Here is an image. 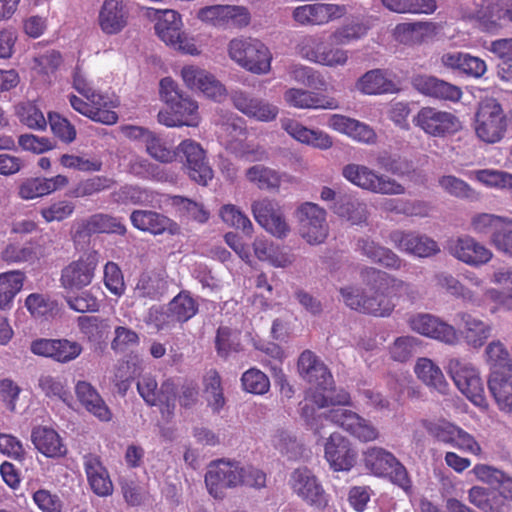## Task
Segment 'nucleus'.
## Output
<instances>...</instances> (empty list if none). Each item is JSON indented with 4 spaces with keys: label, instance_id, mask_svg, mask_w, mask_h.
<instances>
[{
    "label": "nucleus",
    "instance_id": "obj_34",
    "mask_svg": "<svg viewBox=\"0 0 512 512\" xmlns=\"http://www.w3.org/2000/svg\"><path fill=\"white\" fill-rule=\"evenodd\" d=\"M219 138L235 154L248 152V143L246 139V127L243 119L230 115L221 124L219 128Z\"/></svg>",
    "mask_w": 512,
    "mask_h": 512
},
{
    "label": "nucleus",
    "instance_id": "obj_49",
    "mask_svg": "<svg viewBox=\"0 0 512 512\" xmlns=\"http://www.w3.org/2000/svg\"><path fill=\"white\" fill-rule=\"evenodd\" d=\"M86 100L89 101V108L92 109L97 116L106 117L104 114H109V121L106 120H94L95 122H99L105 125H113L118 120V115L114 111L116 107L119 105V100L114 95H109L107 93H101L99 91L93 92L89 95Z\"/></svg>",
    "mask_w": 512,
    "mask_h": 512
},
{
    "label": "nucleus",
    "instance_id": "obj_12",
    "mask_svg": "<svg viewBox=\"0 0 512 512\" xmlns=\"http://www.w3.org/2000/svg\"><path fill=\"white\" fill-rule=\"evenodd\" d=\"M241 464L235 461L218 460L209 465L205 474V484L208 493L221 500L227 489L241 486Z\"/></svg>",
    "mask_w": 512,
    "mask_h": 512
},
{
    "label": "nucleus",
    "instance_id": "obj_44",
    "mask_svg": "<svg viewBox=\"0 0 512 512\" xmlns=\"http://www.w3.org/2000/svg\"><path fill=\"white\" fill-rule=\"evenodd\" d=\"M358 251L371 261L391 269H400L403 261L390 249L380 246L372 240L360 239L357 243Z\"/></svg>",
    "mask_w": 512,
    "mask_h": 512
},
{
    "label": "nucleus",
    "instance_id": "obj_23",
    "mask_svg": "<svg viewBox=\"0 0 512 512\" xmlns=\"http://www.w3.org/2000/svg\"><path fill=\"white\" fill-rule=\"evenodd\" d=\"M324 456L332 470L348 472L356 463L357 453L346 437L339 432H334L326 439Z\"/></svg>",
    "mask_w": 512,
    "mask_h": 512
},
{
    "label": "nucleus",
    "instance_id": "obj_16",
    "mask_svg": "<svg viewBox=\"0 0 512 512\" xmlns=\"http://www.w3.org/2000/svg\"><path fill=\"white\" fill-rule=\"evenodd\" d=\"M177 156L183 162L188 176L200 185H207L213 178V170L206 160L205 151L192 139L183 140L177 146Z\"/></svg>",
    "mask_w": 512,
    "mask_h": 512
},
{
    "label": "nucleus",
    "instance_id": "obj_56",
    "mask_svg": "<svg viewBox=\"0 0 512 512\" xmlns=\"http://www.w3.org/2000/svg\"><path fill=\"white\" fill-rule=\"evenodd\" d=\"M439 187L452 197L464 200H478L479 194L464 180L454 175H443L438 179Z\"/></svg>",
    "mask_w": 512,
    "mask_h": 512
},
{
    "label": "nucleus",
    "instance_id": "obj_24",
    "mask_svg": "<svg viewBox=\"0 0 512 512\" xmlns=\"http://www.w3.org/2000/svg\"><path fill=\"white\" fill-rule=\"evenodd\" d=\"M390 243L401 252L419 258H427L440 252L435 240L417 232L394 231L389 235Z\"/></svg>",
    "mask_w": 512,
    "mask_h": 512
},
{
    "label": "nucleus",
    "instance_id": "obj_38",
    "mask_svg": "<svg viewBox=\"0 0 512 512\" xmlns=\"http://www.w3.org/2000/svg\"><path fill=\"white\" fill-rule=\"evenodd\" d=\"M355 88L364 95H381L396 91L390 73L382 69H372L364 73L356 81Z\"/></svg>",
    "mask_w": 512,
    "mask_h": 512
},
{
    "label": "nucleus",
    "instance_id": "obj_47",
    "mask_svg": "<svg viewBox=\"0 0 512 512\" xmlns=\"http://www.w3.org/2000/svg\"><path fill=\"white\" fill-rule=\"evenodd\" d=\"M396 460L391 452L380 447H370L364 452L365 467L376 476H386Z\"/></svg>",
    "mask_w": 512,
    "mask_h": 512
},
{
    "label": "nucleus",
    "instance_id": "obj_10",
    "mask_svg": "<svg viewBox=\"0 0 512 512\" xmlns=\"http://www.w3.org/2000/svg\"><path fill=\"white\" fill-rule=\"evenodd\" d=\"M413 123L425 134L444 138L461 130L459 118L452 112L436 107H422L413 118Z\"/></svg>",
    "mask_w": 512,
    "mask_h": 512
},
{
    "label": "nucleus",
    "instance_id": "obj_1",
    "mask_svg": "<svg viewBox=\"0 0 512 512\" xmlns=\"http://www.w3.org/2000/svg\"><path fill=\"white\" fill-rule=\"evenodd\" d=\"M300 376L309 384L306 399L318 408L333 406L327 412L314 415V410L307 405L302 408V416L316 435H322L327 422L333 423L361 442L378 439V429L356 412L342 408L351 406L350 394L335 388L333 376L326 365L309 350L304 351L298 360Z\"/></svg>",
    "mask_w": 512,
    "mask_h": 512
},
{
    "label": "nucleus",
    "instance_id": "obj_62",
    "mask_svg": "<svg viewBox=\"0 0 512 512\" xmlns=\"http://www.w3.org/2000/svg\"><path fill=\"white\" fill-rule=\"evenodd\" d=\"M25 306L33 317H48L58 310L56 301L42 293H32L27 296Z\"/></svg>",
    "mask_w": 512,
    "mask_h": 512
},
{
    "label": "nucleus",
    "instance_id": "obj_59",
    "mask_svg": "<svg viewBox=\"0 0 512 512\" xmlns=\"http://www.w3.org/2000/svg\"><path fill=\"white\" fill-rule=\"evenodd\" d=\"M78 326L81 332L91 341H101L107 338L111 329L108 319H103L97 316L79 317Z\"/></svg>",
    "mask_w": 512,
    "mask_h": 512
},
{
    "label": "nucleus",
    "instance_id": "obj_8",
    "mask_svg": "<svg viewBox=\"0 0 512 512\" xmlns=\"http://www.w3.org/2000/svg\"><path fill=\"white\" fill-rule=\"evenodd\" d=\"M447 370L458 390L475 406L487 409L484 384L476 367L461 358H451Z\"/></svg>",
    "mask_w": 512,
    "mask_h": 512
},
{
    "label": "nucleus",
    "instance_id": "obj_15",
    "mask_svg": "<svg viewBox=\"0 0 512 512\" xmlns=\"http://www.w3.org/2000/svg\"><path fill=\"white\" fill-rule=\"evenodd\" d=\"M196 17L202 23L216 28H243L251 20L249 10L238 5H210L200 8Z\"/></svg>",
    "mask_w": 512,
    "mask_h": 512
},
{
    "label": "nucleus",
    "instance_id": "obj_22",
    "mask_svg": "<svg viewBox=\"0 0 512 512\" xmlns=\"http://www.w3.org/2000/svg\"><path fill=\"white\" fill-rule=\"evenodd\" d=\"M448 251L458 261L472 267H481L493 258V252L470 235L451 240Z\"/></svg>",
    "mask_w": 512,
    "mask_h": 512
},
{
    "label": "nucleus",
    "instance_id": "obj_57",
    "mask_svg": "<svg viewBox=\"0 0 512 512\" xmlns=\"http://www.w3.org/2000/svg\"><path fill=\"white\" fill-rule=\"evenodd\" d=\"M203 383L208 405L214 412H219L225 404L220 375L216 370L211 369L206 372Z\"/></svg>",
    "mask_w": 512,
    "mask_h": 512
},
{
    "label": "nucleus",
    "instance_id": "obj_9",
    "mask_svg": "<svg viewBox=\"0 0 512 512\" xmlns=\"http://www.w3.org/2000/svg\"><path fill=\"white\" fill-rule=\"evenodd\" d=\"M288 484L292 492L307 505L318 510L328 507L330 496L326 493L318 477L307 467L292 471Z\"/></svg>",
    "mask_w": 512,
    "mask_h": 512
},
{
    "label": "nucleus",
    "instance_id": "obj_19",
    "mask_svg": "<svg viewBox=\"0 0 512 512\" xmlns=\"http://www.w3.org/2000/svg\"><path fill=\"white\" fill-rule=\"evenodd\" d=\"M346 14V5L313 3L296 7L293 10V19L303 26H323L341 19Z\"/></svg>",
    "mask_w": 512,
    "mask_h": 512
},
{
    "label": "nucleus",
    "instance_id": "obj_55",
    "mask_svg": "<svg viewBox=\"0 0 512 512\" xmlns=\"http://www.w3.org/2000/svg\"><path fill=\"white\" fill-rule=\"evenodd\" d=\"M176 324L184 323L198 312V303L187 292H180L168 304Z\"/></svg>",
    "mask_w": 512,
    "mask_h": 512
},
{
    "label": "nucleus",
    "instance_id": "obj_39",
    "mask_svg": "<svg viewBox=\"0 0 512 512\" xmlns=\"http://www.w3.org/2000/svg\"><path fill=\"white\" fill-rule=\"evenodd\" d=\"M435 285L445 290L448 294L460 298L464 303L470 304L475 307H482L485 305L484 294L480 296L477 292L465 287L453 275L440 272L434 276Z\"/></svg>",
    "mask_w": 512,
    "mask_h": 512
},
{
    "label": "nucleus",
    "instance_id": "obj_32",
    "mask_svg": "<svg viewBox=\"0 0 512 512\" xmlns=\"http://www.w3.org/2000/svg\"><path fill=\"white\" fill-rule=\"evenodd\" d=\"M413 87L421 94L441 100L458 101L462 92L459 87L434 76L418 75L412 80Z\"/></svg>",
    "mask_w": 512,
    "mask_h": 512
},
{
    "label": "nucleus",
    "instance_id": "obj_21",
    "mask_svg": "<svg viewBox=\"0 0 512 512\" xmlns=\"http://www.w3.org/2000/svg\"><path fill=\"white\" fill-rule=\"evenodd\" d=\"M180 76L189 89L200 91L208 98L220 102L226 97L224 85L213 74L197 65L183 66Z\"/></svg>",
    "mask_w": 512,
    "mask_h": 512
},
{
    "label": "nucleus",
    "instance_id": "obj_64",
    "mask_svg": "<svg viewBox=\"0 0 512 512\" xmlns=\"http://www.w3.org/2000/svg\"><path fill=\"white\" fill-rule=\"evenodd\" d=\"M114 184L111 178L105 176H94L78 183L71 191V195L76 198H82L100 193L110 189Z\"/></svg>",
    "mask_w": 512,
    "mask_h": 512
},
{
    "label": "nucleus",
    "instance_id": "obj_48",
    "mask_svg": "<svg viewBox=\"0 0 512 512\" xmlns=\"http://www.w3.org/2000/svg\"><path fill=\"white\" fill-rule=\"evenodd\" d=\"M80 230L87 234L92 233H117L124 234L125 226L118 218L107 214H94L86 220H82L79 224Z\"/></svg>",
    "mask_w": 512,
    "mask_h": 512
},
{
    "label": "nucleus",
    "instance_id": "obj_61",
    "mask_svg": "<svg viewBox=\"0 0 512 512\" xmlns=\"http://www.w3.org/2000/svg\"><path fill=\"white\" fill-rule=\"evenodd\" d=\"M486 361L490 365L492 372L501 369L512 371V360L505 346L500 341L491 342L485 350Z\"/></svg>",
    "mask_w": 512,
    "mask_h": 512
},
{
    "label": "nucleus",
    "instance_id": "obj_51",
    "mask_svg": "<svg viewBox=\"0 0 512 512\" xmlns=\"http://www.w3.org/2000/svg\"><path fill=\"white\" fill-rule=\"evenodd\" d=\"M469 177L488 188L509 191L512 196V173L497 169H479L471 171Z\"/></svg>",
    "mask_w": 512,
    "mask_h": 512
},
{
    "label": "nucleus",
    "instance_id": "obj_45",
    "mask_svg": "<svg viewBox=\"0 0 512 512\" xmlns=\"http://www.w3.org/2000/svg\"><path fill=\"white\" fill-rule=\"evenodd\" d=\"M246 179L255 184L261 190H272L279 188L282 181L291 182L292 176L280 174L276 170L264 165H254L246 170Z\"/></svg>",
    "mask_w": 512,
    "mask_h": 512
},
{
    "label": "nucleus",
    "instance_id": "obj_18",
    "mask_svg": "<svg viewBox=\"0 0 512 512\" xmlns=\"http://www.w3.org/2000/svg\"><path fill=\"white\" fill-rule=\"evenodd\" d=\"M98 263L99 256L95 251H91L71 262L62 270L60 278L62 287L74 291L88 286L94 278Z\"/></svg>",
    "mask_w": 512,
    "mask_h": 512
},
{
    "label": "nucleus",
    "instance_id": "obj_63",
    "mask_svg": "<svg viewBox=\"0 0 512 512\" xmlns=\"http://www.w3.org/2000/svg\"><path fill=\"white\" fill-rule=\"evenodd\" d=\"M145 324L155 331L170 330L175 327L176 322L172 317L169 306H152L144 317Z\"/></svg>",
    "mask_w": 512,
    "mask_h": 512
},
{
    "label": "nucleus",
    "instance_id": "obj_30",
    "mask_svg": "<svg viewBox=\"0 0 512 512\" xmlns=\"http://www.w3.org/2000/svg\"><path fill=\"white\" fill-rule=\"evenodd\" d=\"M75 394L81 406L98 420L108 422L112 419L111 410L91 383L78 381L75 384Z\"/></svg>",
    "mask_w": 512,
    "mask_h": 512
},
{
    "label": "nucleus",
    "instance_id": "obj_28",
    "mask_svg": "<svg viewBox=\"0 0 512 512\" xmlns=\"http://www.w3.org/2000/svg\"><path fill=\"white\" fill-rule=\"evenodd\" d=\"M232 101L240 112L261 122L273 121L279 113L277 106L263 99L251 97L242 91H235Z\"/></svg>",
    "mask_w": 512,
    "mask_h": 512
},
{
    "label": "nucleus",
    "instance_id": "obj_25",
    "mask_svg": "<svg viewBox=\"0 0 512 512\" xmlns=\"http://www.w3.org/2000/svg\"><path fill=\"white\" fill-rule=\"evenodd\" d=\"M327 126L359 143L372 145L377 141L374 129L368 124L342 114L329 115Z\"/></svg>",
    "mask_w": 512,
    "mask_h": 512
},
{
    "label": "nucleus",
    "instance_id": "obj_7",
    "mask_svg": "<svg viewBox=\"0 0 512 512\" xmlns=\"http://www.w3.org/2000/svg\"><path fill=\"white\" fill-rule=\"evenodd\" d=\"M341 174L352 185L371 193L400 195L405 192V187L395 179L364 164L348 163L343 166Z\"/></svg>",
    "mask_w": 512,
    "mask_h": 512
},
{
    "label": "nucleus",
    "instance_id": "obj_43",
    "mask_svg": "<svg viewBox=\"0 0 512 512\" xmlns=\"http://www.w3.org/2000/svg\"><path fill=\"white\" fill-rule=\"evenodd\" d=\"M371 18L352 19L338 26L330 35L337 45H349L363 39L372 28Z\"/></svg>",
    "mask_w": 512,
    "mask_h": 512
},
{
    "label": "nucleus",
    "instance_id": "obj_14",
    "mask_svg": "<svg viewBox=\"0 0 512 512\" xmlns=\"http://www.w3.org/2000/svg\"><path fill=\"white\" fill-rule=\"evenodd\" d=\"M299 234L309 245L322 244L329 233L326 211L311 202L301 204L297 209Z\"/></svg>",
    "mask_w": 512,
    "mask_h": 512
},
{
    "label": "nucleus",
    "instance_id": "obj_5",
    "mask_svg": "<svg viewBox=\"0 0 512 512\" xmlns=\"http://www.w3.org/2000/svg\"><path fill=\"white\" fill-rule=\"evenodd\" d=\"M228 55L236 64L251 73L263 75L271 70V52L258 39H232L228 44Z\"/></svg>",
    "mask_w": 512,
    "mask_h": 512
},
{
    "label": "nucleus",
    "instance_id": "obj_60",
    "mask_svg": "<svg viewBox=\"0 0 512 512\" xmlns=\"http://www.w3.org/2000/svg\"><path fill=\"white\" fill-rule=\"evenodd\" d=\"M220 217L228 226L241 229L247 236L253 233V224L248 216L237 206L226 204L220 209Z\"/></svg>",
    "mask_w": 512,
    "mask_h": 512
},
{
    "label": "nucleus",
    "instance_id": "obj_11",
    "mask_svg": "<svg viewBox=\"0 0 512 512\" xmlns=\"http://www.w3.org/2000/svg\"><path fill=\"white\" fill-rule=\"evenodd\" d=\"M51 243L47 234L24 243L9 240L0 251V259L7 264H34L51 253Z\"/></svg>",
    "mask_w": 512,
    "mask_h": 512
},
{
    "label": "nucleus",
    "instance_id": "obj_17",
    "mask_svg": "<svg viewBox=\"0 0 512 512\" xmlns=\"http://www.w3.org/2000/svg\"><path fill=\"white\" fill-rule=\"evenodd\" d=\"M251 211L256 222L271 235L285 238L289 234L290 227L281 206L275 200L269 198L256 200L251 205Z\"/></svg>",
    "mask_w": 512,
    "mask_h": 512
},
{
    "label": "nucleus",
    "instance_id": "obj_54",
    "mask_svg": "<svg viewBox=\"0 0 512 512\" xmlns=\"http://www.w3.org/2000/svg\"><path fill=\"white\" fill-rule=\"evenodd\" d=\"M334 212L352 224L366 221L368 211L365 203L349 197L341 198L333 207Z\"/></svg>",
    "mask_w": 512,
    "mask_h": 512
},
{
    "label": "nucleus",
    "instance_id": "obj_50",
    "mask_svg": "<svg viewBox=\"0 0 512 512\" xmlns=\"http://www.w3.org/2000/svg\"><path fill=\"white\" fill-rule=\"evenodd\" d=\"M414 371L417 377L427 386L434 388L440 393H445L447 382L441 369L428 358H419Z\"/></svg>",
    "mask_w": 512,
    "mask_h": 512
},
{
    "label": "nucleus",
    "instance_id": "obj_35",
    "mask_svg": "<svg viewBox=\"0 0 512 512\" xmlns=\"http://www.w3.org/2000/svg\"><path fill=\"white\" fill-rule=\"evenodd\" d=\"M438 26L431 21L404 22L397 24L393 37L405 45L419 44L437 33Z\"/></svg>",
    "mask_w": 512,
    "mask_h": 512
},
{
    "label": "nucleus",
    "instance_id": "obj_4",
    "mask_svg": "<svg viewBox=\"0 0 512 512\" xmlns=\"http://www.w3.org/2000/svg\"><path fill=\"white\" fill-rule=\"evenodd\" d=\"M145 15L155 22V33L167 46L191 56H198L201 53L194 37L182 30V17L177 11L147 8Z\"/></svg>",
    "mask_w": 512,
    "mask_h": 512
},
{
    "label": "nucleus",
    "instance_id": "obj_20",
    "mask_svg": "<svg viewBox=\"0 0 512 512\" xmlns=\"http://www.w3.org/2000/svg\"><path fill=\"white\" fill-rule=\"evenodd\" d=\"M408 325L414 332L445 344L454 345L458 342L455 327L437 316L426 313L411 315Z\"/></svg>",
    "mask_w": 512,
    "mask_h": 512
},
{
    "label": "nucleus",
    "instance_id": "obj_27",
    "mask_svg": "<svg viewBox=\"0 0 512 512\" xmlns=\"http://www.w3.org/2000/svg\"><path fill=\"white\" fill-rule=\"evenodd\" d=\"M283 98L288 106L297 109L335 110L339 108V103L335 98L302 88L287 89Z\"/></svg>",
    "mask_w": 512,
    "mask_h": 512
},
{
    "label": "nucleus",
    "instance_id": "obj_52",
    "mask_svg": "<svg viewBox=\"0 0 512 512\" xmlns=\"http://www.w3.org/2000/svg\"><path fill=\"white\" fill-rule=\"evenodd\" d=\"M25 280V274L19 270L0 274V308L7 309L20 292Z\"/></svg>",
    "mask_w": 512,
    "mask_h": 512
},
{
    "label": "nucleus",
    "instance_id": "obj_26",
    "mask_svg": "<svg viewBox=\"0 0 512 512\" xmlns=\"http://www.w3.org/2000/svg\"><path fill=\"white\" fill-rule=\"evenodd\" d=\"M129 21V9L123 0H105L98 13V25L106 35H116Z\"/></svg>",
    "mask_w": 512,
    "mask_h": 512
},
{
    "label": "nucleus",
    "instance_id": "obj_42",
    "mask_svg": "<svg viewBox=\"0 0 512 512\" xmlns=\"http://www.w3.org/2000/svg\"><path fill=\"white\" fill-rule=\"evenodd\" d=\"M168 280L162 272H146L139 277L134 293L139 298L160 300L168 291Z\"/></svg>",
    "mask_w": 512,
    "mask_h": 512
},
{
    "label": "nucleus",
    "instance_id": "obj_3",
    "mask_svg": "<svg viewBox=\"0 0 512 512\" xmlns=\"http://www.w3.org/2000/svg\"><path fill=\"white\" fill-rule=\"evenodd\" d=\"M161 99L168 108L158 113V122L166 127H196L200 122L198 103L181 93L175 81L169 77L160 81Z\"/></svg>",
    "mask_w": 512,
    "mask_h": 512
},
{
    "label": "nucleus",
    "instance_id": "obj_53",
    "mask_svg": "<svg viewBox=\"0 0 512 512\" xmlns=\"http://www.w3.org/2000/svg\"><path fill=\"white\" fill-rule=\"evenodd\" d=\"M38 387L46 397L52 400H60L70 406L72 396L65 378L52 375H42L38 380Z\"/></svg>",
    "mask_w": 512,
    "mask_h": 512
},
{
    "label": "nucleus",
    "instance_id": "obj_58",
    "mask_svg": "<svg viewBox=\"0 0 512 512\" xmlns=\"http://www.w3.org/2000/svg\"><path fill=\"white\" fill-rule=\"evenodd\" d=\"M325 45L326 43L322 36L308 34L298 41L296 51L302 59L319 65Z\"/></svg>",
    "mask_w": 512,
    "mask_h": 512
},
{
    "label": "nucleus",
    "instance_id": "obj_2",
    "mask_svg": "<svg viewBox=\"0 0 512 512\" xmlns=\"http://www.w3.org/2000/svg\"><path fill=\"white\" fill-rule=\"evenodd\" d=\"M368 273L375 285L364 291L355 286H346L340 289L342 300L352 310L379 317L389 316L395 308L391 296L408 292L410 285L403 280L370 268Z\"/></svg>",
    "mask_w": 512,
    "mask_h": 512
},
{
    "label": "nucleus",
    "instance_id": "obj_40",
    "mask_svg": "<svg viewBox=\"0 0 512 512\" xmlns=\"http://www.w3.org/2000/svg\"><path fill=\"white\" fill-rule=\"evenodd\" d=\"M441 63L454 70H459L468 76L480 78L487 70L484 60L463 52H447L441 57Z\"/></svg>",
    "mask_w": 512,
    "mask_h": 512
},
{
    "label": "nucleus",
    "instance_id": "obj_33",
    "mask_svg": "<svg viewBox=\"0 0 512 512\" xmlns=\"http://www.w3.org/2000/svg\"><path fill=\"white\" fill-rule=\"evenodd\" d=\"M130 220L136 229L153 235H160L166 231L175 234L178 231L174 221L155 211L135 210L131 213Z\"/></svg>",
    "mask_w": 512,
    "mask_h": 512
},
{
    "label": "nucleus",
    "instance_id": "obj_31",
    "mask_svg": "<svg viewBox=\"0 0 512 512\" xmlns=\"http://www.w3.org/2000/svg\"><path fill=\"white\" fill-rule=\"evenodd\" d=\"M281 126L292 138L303 144L320 150H328L333 146L332 137L322 130L309 129L292 119H283Z\"/></svg>",
    "mask_w": 512,
    "mask_h": 512
},
{
    "label": "nucleus",
    "instance_id": "obj_6",
    "mask_svg": "<svg viewBox=\"0 0 512 512\" xmlns=\"http://www.w3.org/2000/svg\"><path fill=\"white\" fill-rule=\"evenodd\" d=\"M509 125L510 119L497 100L487 99L480 103L475 114L474 130L481 141L499 143L505 138Z\"/></svg>",
    "mask_w": 512,
    "mask_h": 512
},
{
    "label": "nucleus",
    "instance_id": "obj_13",
    "mask_svg": "<svg viewBox=\"0 0 512 512\" xmlns=\"http://www.w3.org/2000/svg\"><path fill=\"white\" fill-rule=\"evenodd\" d=\"M463 6V17L475 20L488 32L499 29L507 20V0H467Z\"/></svg>",
    "mask_w": 512,
    "mask_h": 512
},
{
    "label": "nucleus",
    "instance_id": "obj_46",
    "mask_svg": "<svg viewBox=\"0 0 512 512\" xmlns=\"http://www.w3.org/2000/svg\"><path fill=\"white\" fill-rule=\"evenodd\" d=\"M509 221L503 219L500 216L490 213H474L471 215L468 230L479 236L491 235V243L493 244V238L502 232V229L506 228Z\"/></svg>",
    "mask_w": 512,
    "mask_h": 512
},
{
    "label": "nucleus",
    "instance_id": "obj_36",
    "mask_svg": "<svg viewBox=\"0 0 512 512\" xmlns=\"http://www.w3.org/2000/svg\"><path fill=\"white\" fill-rule=\"evenodd\" d=\"M31 441L35 448L49 458H60L66 455L67 448L60 435L47 426H36L31 432Z\"/></svg>",
    "mask_w": 512,
    "mask_h": 512
},
{
    "label": "nucleus",
    "instance_id": "obj_29",
    "mask_svg": "<svg viewBox=\"0 0 512 512\" xmlns=\"http://www.w3.org/2000/svg\"><path fill=\"white\" fill-rule=\"evenodd\" d=\"M83 468L88 484L97 496L106 497L113 493L109 472L98 455L91 453L84 455Z\"/></svg>",
    "mask_w": 512,
    "mask_h": 512
},
{
    "label": "nucleus",
    "instance_id": "obj_41",
    "mask_svg": "<svg viewBox=\"0 0 512 512\" xmlns=\"http://www.w3.org/2000/svg\"><path fill=\"white\" fill-rule=\"evenodd\" d=\"M488 387L498 409L512 415V374L501 371L491 372Z\"/></svg>",
    "mask_w": 512,
    "mask_h": 512
},
{
    "label": "nucleus",
    "instance_id": "obj_37",
    "mask_svg": "<svg viewBox=\"0 0 512 512\" xmlns=\"http://www.w3.org/2000/svg\"><path fill=\"white\" fill-rule=\"evenodd\" d=\"M459 328L465 342L474 348H480L484 345L492 332V325L471 314L459 313Z\"/></svg>",
    "mask_w": 512,
    "mask_h": 512
}]
</instances>
